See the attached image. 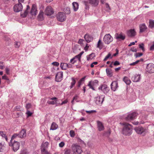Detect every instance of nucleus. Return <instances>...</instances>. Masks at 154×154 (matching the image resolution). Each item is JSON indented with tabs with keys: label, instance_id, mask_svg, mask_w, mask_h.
<instances>
[{
	"label": "nucleus",
	"instance_id": "obj_1",
	"mask_svg": "<svg viewBox=\"0 0 154 154\" xmlns=\"http://www.w3.org/2000/svg\"><path fill=\"white\" fill-rule=\"evenodd\" d=\"M123 127L122 128V133L125 135L130 136L132 133V126L124 122L122 124Z\"/></svg>",
	"mask_w": 154,
	"mask_h": 154
},
{
	"label": "nucleus",
	"instance_id": "obj_2",
	"mask_svg": "<svg viewBox=\"0 0 154 154\" xmlns=\"http://www.w3.org/2000/svg\"><path fill=\"white\" fill-rule=\"evenodd\" d=\"M71 148L73 154H81L82 152L81 147L77 143L72 144Z\"/></svg>",
	"mask_w": 154,
	"mask_h": 154
},
{
	"label": "nucleus",
	"instance_id": "obj_3",
	"mask_svg": "<svg viewBox=\"0 0 154 154\" xmlns=\"http://www.w3.org/2000/svg\"><path fill=\"white\" fill-rule=\"evenodd\" d=\"M20 145V143L17 141H14L12 143V141L10 140L9 143V146H12L14 152H16L19 149Z\"/></svg>",
	"mask_w": 154,
	"mask_h": 154
},
{
	"label": "nucleus",
	"instance_id": "obj_4",
	"mask_svg": "<svg viewBox=\"0 0 154 154\" xmlns=\"http://www.w3.org/2000/svg\"><path fill=\"white\" fill-rule=\"evenodd\" d=\"M57 18L58 20L62 22L65 20L66 16L65 14L63 12H59L57 15Z\"/></svg>",
	"mask_w": 154,
	"mask_h": 154
},
{
	"label": "nucleus",
	"instance_id": "obj_5",
	"mask_svg": "<svg viewBox=\"0 0 154 154\" xmlns=\"http://www.w3.org/2000/svg\"><path fill=\"white\" fill-rule=\"evenodd\" d=\"M137 133L139 134H142L144 136L146 134V129L143 127L139 126L136 127L134 129Z\"/></svg>",
	"mask_w": 154,
	"mask_h": 154
},
{
	"label": "nucleus",
	"instance_id": "obj_6",
	"mask_svg": "<svg viewBox=\"0 0 154 154\" xmlns=\"http://www.w3.org/2000/svg\"><path fill=\"white\" fill-rule=\"evenodd\" d=\"M113 40V38L109 34H107L105 35L103 38V41L106 44H109Z\"/></svg>",
	"mask_w": 154,
	"mask_h": 154
},
{
	"label": "nucleus",
	"instance_id": "obj_7",
	"mask_svg": "<svg viewBox=\"0 0 154 154\" xmlns=\"http://www.w3.org/2000/svg\"><path fill=\"white\" fill-rule=\"evenodd\" d=\"M45 12L47 15L50 16L54 13V11L51 6H49L46 8Z\"/></svg>",
	"mask_w": 154,
	"mask_h": 154
},
{
	"label": "nucleus",
	"instance_id": "obj_8",
	"mask_svg": "<svg viewBox=\"0 0 154 154\" xmlns=\"http://www.w3.org/2000/svg\"><path fill=\"white\" fill-rule=\"evenodd\" d=\"M105 97L104 95H102L100 96H98L96 98V103L98 105H101L102 104L103 99Z\"/></svg>",
	"mask_w": 154,
	"mask_h": 154
},
{
	"label": "nucleus",
	"instance_id": "obj_9",
	"mask_svg": "<svg viewBox=\"0 0 154 154\" xmlns=\"http://www.w3.org/2000/svg\"><path fill=\"white\" fill-rule=\"evenodd\" d=\"M146 71L149 73L154 72V64L152 63L148 64L147 66Z\"/></svg>",
	"mask_w": 154,
	"mask_h": 154
},
{
	"label": "nucleus",
	"instance_id": "obj_10",
	"mask_svg": "<svg viewBox=\"0 0 154 154\" xmlns=\"http://www.w3.org/2000/svg\"><path fill=\"white\" fill-rule=\"evenodd\" d=\"M137 115L136 112H134L128 114L125 118V119L127 121L131 120L135 118L136 117Z\"/></svg>",
	"mask_w": 154,
	"mask_h": 154
},
{
	"label": "nucleus",
	"instance_id": "obj_11",
	"mask_svg": "<svg viewBox=\"0 0 154 154\" xmlns=\"http://www.w3.org/2000/svg\"><path fill=\"white\" fill-rule=\"evenodd\" d=\"M23 6L21 3H18L15 5L14 7V11L16 12H19L22 11Z\"/></svg>",
	"mask_w": 154,
	"mask_h": 154
},
{
	"label": "nucleus",
	"instance_id": "obj_12",
	"mask_svg": "<svg viewBox=\"0 0 154 154\" xmlns=\"http://www.w3.org/2000/svg\"><path fill=\"white\" fill-rule=\"evenodd\" d=\"M118 87V82L117 81H113L111 84V90L114 91H115Z\"/></svg>",
	"mask_w": 154,
	"mask_h": 154
},
{
	"label": "nucleus",
	"instance_id": "obj_13",
	"mask_svg": "<svg viewBox=\"0 0 154 154\" xmlns=\"http://www.w3.org/2000/svg\"><path fill=\"white\" fill-rule=\"evenodd\" d=\"M99 89H101L104 93L108 92L109 89L106 85H103L99 88Z\"/></svg>",
	"mask_w": 154,
	"mask_h": 154
},
{
	"label": "nucleus",
	"instance_id": "obj_14",
	"mask_svg": "<svg viewBox=\"0 0 154 154\" xmlns=\"http://www.w3.org/2000/svg\"><path fill=\"white\" fill-rule=\"evenodd\" d=\"M63 76V73L61 72H59L56 75V81L58 82H60L62 79Z\"/></svg>",
	"mask_w": 154,
	"mask_h": 154
},
{
	"label": "nucleus",
	"instance_id": "obj_15",
	"mask_svg": "<svg viewBox=\"0 0 154 154\" xmlns=\"http://www.w3.org/2000/svg\"><path fill=\"white\" fill-rule=\"evenodd\" d=\"M127 34L130 37H134L136 34V32L134 29H131L127 31Z\"/></svg>",
	"mask_w": 154,
	"mask_h": 154
},
{
	"label": "nucleus",
	"instance_id": "obj_16",
	"mask_svg": "<svg viewBox=\"0 0 154 154\" xmlns=\"http://www.w3.org/2000/svg\"><path fill=\"white\" fill-rule=\"evenodd\" d=\"M140 75L139 74L134 75L131 78V79L134 82H137L140 80Z\"/></svg>",
	"mask_w": 154,
	"mask_h": 154
},
{
	"label": "nucleus",
	"instance_id": "obj_17",
	"mask_svg": "<svg viewBox=\"0 0 154 154\" xmlns=\"http://www.w3.org/2000/svg\"><path fill=\"white\" fill-rule=\"evenodd\" d=\"M30 13L32 15H35L36 14L37 10L36 6L35 5H32Z\"/></svg>",
	"mask_w": 154,
	"mask_h": 154
},
{
	"label": "nucleus",
	"instance_id": "obj_18",
	"mask_svg": "<svg viewBox=\"0 0 154 154\" xmlns=\"http://www.w3.org/2000/svg\"><path fill=\"white\" fill-rule=\"evenodd\" d=\"M84 38L88 43L90 42L93 40L92 37L88 34H86L85 35Z\"/></svg>",
	"mask_w": 154,
	"mask_h": 154
},
{
	"label": "nucleus",
	"instance_id": "obj_19",
	"mask_svg": "<svg viewBox=\"0 0 154 154\" xmlns=\"http://www.w3.org/2000/svg\"><path fill=\"white\" fill-rule=\"evenodd\" d=\"M19 138H23L26 136V131L24 129H22L19 134Z\"/></svg>",
	"mask_w": 154,
	"mask_h": 154
},
{
	"label": "nucleus",
	"instance_id": "obj_20",
	"mask_svg": "<svg viewBox=\"0 0 154 154\" xmlns=\"http://www.w3.org/2000/svg\"><path fill=\"white\" fill-rule=\"evenodd\" d=\"M38 19L39 21H42L44 19V13L42 11H40L38 15Z\"/></svg>",
	"mask_w": 154,
	"mask_h": 154
},
{
	"label": "nucleus",
	"instance_id": "obj_21",
	"mask_svg": "<svg viewBox=\"0 0 154 154\" xmlns=\"http://www.w3.org/2000/svg\"><path fill=\"white\" fill-rule=\"evenodd\" d=\"M97 127L99 131H100L103 130L104 129V127L102 123L100 121H97Z\"/></svg>",
	"mask_w": 154,
	"mask_h": 154
},
{
	"label": "nucleus",
	"instance_id": "obj_22",
	"mask_svg": "<svg viewBox=\"0 0 154 154\" xmlns=\"http://www.w3.org/2000/svg\"><path fill=\"white\" fill-rule=\"evenodd\" d=\"M89 3L92 6H97L99 3V0H88Z\"/></svg>",
	"mask_w": 154,
	"mask_h": 154
},
{
	"label": "nucleus",
	"instance_id": "obj_23",
	"mask_svg": "<svg viewBox=\"0 0 154 154\" xmlns=\"http://www.w3.org/2000/svg\"><path fill=\"white\" fill-rule=\"evenodd\" d=\"M51 100H54V101L48 100L47 101V103L48 104L54 105L57 104V98L56 97H54L50 99Z\"/></svg>",
	"mask_w": 154,
	"mask_h": 154
},
{
	"label": "nucleus",
	"instance_id": "obj_24",
	"mask_svg": "<svg viewBox=\"0 0 154 154\" xmlns=\"http://www.w3.org/2000/svg\"><path fill=\"white\" fill-rule=\"evenodd\" d=\"M139 28L140 29V32H144L147 28V27L144 23L140 25Z\"/></svg>",
	"mask_w": 154,
	"mask_h": 154
},
{
	"label": "nucleus",
	"instance_id": "obj_25",
	"mask_svg": "<svg viewBox=\"0 0 154 154\" xmlns=\"http://www.w3.org/2000/svg\"><path fill=\"white\" fill-rule=\"evenodd\" d=\"M30 9V7L28 5H27L26 9L25 11L23 13L21 14V16L23 17H26L28 14Z\"/></svg>",
	"mask_w": 154,
	"mask_h": 154
},
{
	"label": "nucleus",
	"instance_id": "obj_26",
	"mask_svg": "<svg viewBox=\"0 0 154 154\" xmlns=\"http://www.w3.org/2000/svg\"><path fill=\"white\" fill-rule=\"evenodd\" d=\"M58 125L56 123L53 122L51 125L50 129L52 130H55L58 128Z\"/></svg>",
	"mask_w": 154,
	"mask_h": 154
},
{
	"label": "nucleus",
	"instance_id": "obj_27",
	"mask_svg": "<svg viewBox=\"0 0 154 154\" xmlns=\"http://www.w3.org/2000/svg\"><path fill=\"white\" fill-rule=\"evenodd\" d=\"M49 143L48 142L43 143L41 146V149H47L48 147Z\"/></svg>",
	"mask_w": 154,
	"mask_h": 154
},
{
	"label": "nucleus",
	"instance_id": "obj_28",
	"mask_svg": "<svg viewBox=\"0 0 154 154\" xmlns=\"http://www.w3.org/2000/svg\"><path fill=\"white\" fill-rule=\"evenodd\" d=\"M60 66L63 70H66L68 68V64L66 63H62L60 64Z\"/></svg>",
	"mask_w": 154,
	"mask_h": 154
},
{
	"label": "nucleus",
	"instance_id": "obj_29",
	"mask_svg": "<svg viewBox=\"0 0 154 154\" xmlns=\"http://www.w3.org/2000/svg\"><path fill=\"white\" fill-rule=\"evenodd\" d=\"M116 38L117 39H121L124 40L125 39V36L122 33H121L120 34H117Z\"/></svg>",
	"mask_w": 154,
	"mask_h": 154
},
{
	"label": "nucleus",
	"instance_id": "obj_30",
	"mask_svg": "<svg viewBox=\"0 0 154 154\" xmlns=\"http://www.w3.org/2000/svg\"><path fill=\"white\" fill-rule=\"evenodd\" d=\"M72 5L74 10L76 11L79 8L78 4L76 2H74L72 3Z\"/></svg>",
	"mask_w": 154,
	"mask_h": 154
},
{
	"label": "nucleus",
	"instance_id": "obj_31",
	"mask_svg": "<svg viewBox=\"0 0 154 154\" xmlns=\"http://www.w3.org/2000/svg\"><path fill=\"white\" fill-rule=\"evenodd\" d=\"M0 135H1L3 138H5V140L7 142H8V137L5 132L1 131H0Z\"/></svg>",
	"mask_w": 154,
	"mask_h": 154
},
{
	"label": "nucleus",
	"instance_id": "obj_32",
	"mask_svg": "<svg viewBox=\"0 0 154 154\" xmlns=\"http://www.w3.org/2000/svg\"><path fill=\"white\" fill-rule=\"evenodd\" d=\"M72 82L71 83V85L69 86L70 89H72L75 85L76 83V81L74 77L71 78Z\"/></svg>",
	"mask_w": 154,
	"mask_h": 154
},
{
	"label": "nucleus",
	"instance_id": "obj_33",
	"mask_svg": "<svg viewBox=\"0 0 154 154\" xmlns=\"http://www.w3.org/2000/svg\"><path fill=\"white\" fill-rule=\"evenodd\" d=\"M106 72L108 76L109 77H112V76L113 74L111 69L108 68L106 69Z\"/></svg>",
	"mask_w": 154,
	"mask_h": 154
},
{
	"label": "nucleus",
	"instance_id": "obj_34",
	"mask_svg": "<svg viewBox=\"0 0 154 154\" xmlns=\"http://www.w3.org/2000/svg\"><path fill=\"white\" fill-rule=\"evenodd\" d=\"M123 80L126 84L128 85H129L131 82V80L127 77H125L123 78Z\"/></svg>",
	"mask_w": 154,
	"mask_h": 154
},
{
	"label": "nucleus",
	"instance_id": "obj_35",
	"mask_svg": "<svg viewBox=\"0 0 154 154\" xmlns=\"http://www.w3.org/2000/svg\"><path fill=\"white\" fill-rule=\"evenodd\" d=\"M112 54L110 53H108V54L104 58L103 60L106 61L108 60L109 59H112Z\"/></svg>",
	"mask_w": 154,
	"mask_h": 154
},
{
	"label": "nucleus",
	"instance_id": "obj_36",
	"mask_svg": "<svg viewBox=\"0 0 154 154\" xmlns=\"http://www.w3.org/2000/svg\"><path fill=\"white\" fill-rule=\"evenodd\" d=\"M94 82H89L88 85L89 88L92 89L93 90H95L94 86Z\"/></svg>",
	"mask_w": 154,
	"mask_h": 154
},
{
	"label": "nucleus",
	"instance_id": "obj_37",
	"mask_svg": "<svg viewBox=\"0 0 154 154\" xmlns=\"http://www.w3.org/2000/svg\"><path fill=\"white\" fill-rule=\"evenodd\" d=\"M143 60L142 59L140 60H138L136 61V62L131 63L129 65L130 66H135L137 64L140 62L143 61Z\"/></svg>",
	"mask_w": 154,
	"mask_h": 154
},
{
	"label": "nucleus",
	"instance_id": "obj_38",
	"mask_svg": "<svg viewBox=\"0 0 154 154\" xmlns=\"http://www.w3.org/2000/svg\"><path fill=\"white\" fill-rule=\"evenodd\" d=\"M78 59L77 57H76V56L75 57L71 59L70 62L72 64H74L78 60Z\"/></svg>",
	"mask_w": 154,
	"mask_h": 154
},
{
	"label": "nucleus",
	"instance_id": "obj_39",
	"mask_svg": "<svg viewBox=\"0 0 154 154\" xmlns=\"http://www.w3.org/2000/svg\"><path fill=\"white\" fill-rule=\"evenodd\" d=\"M97 47L100 49H101L103 48L102 43L100 39L98 41L97 45Z\"/></svg>",
	"mask_w": 154,
	"mask_h": 154
},
{
	"label": "nucleus",
	"instance_id": "obj_40",
	"mask_svg": "<svg viewBox=\"0 0 154 154\" xmlns=\"http://www.w3.org/2000/svg\"><path fill=\"white\" fill-rule=\"evenodd\" d=\"M149 26L151 28L154 27V21L153 20H149Z\"/></svg>",
	"mask_w": 154,
	"mask_h": 154
},
{
	"label": "nucleus",
	"instance_id": "obj_41",
	"mask_svg": "<svg viewBox=\"0 0 154 154\" xmlns=\"http://www.w3.org/2000/svg\"><path fill=\"white\" fill-rule=\"evenodd\" d=\"M17 138H19V134H14L12 136L11 139V141H12V140L14 139Z\"/></svg>",
	"mask_w": 154,
	"mask_h": 154
},
{
	"label": "nucleus",
	"instance_id": "obj_42",
	"mask_svg": "<svg viewBox=\"0 0 154 154\" xmlns=\"http://www.w3.org/2000/svg\"><path fill=\"white\" fill-rule=\"evenodd\" d=\"M95 56L94 54L93 53H92L89 55L88 57H87V60H91L92 59H93L95 57Z\"/></svg>",
	"mask_w": 154,
	"mask_h": 154
},
{
	"label": "nucleus",
	"instance_id": "obj_43",
	"mask_svg": "<svg viewBox=\"0 0 154 154\" xmlns=\"http://www.w3.org/2000/svg\"><path fill=\"white\" fill-rule=\"evenodd\" d=\"M5 145V143H0V152H2L3 150Z\"/></svg>",
	"mask_w": 154,
	"mask_h": 154
},
{
	"label": "nucleus",
	"instance_id": "obj_44",
	"mask_svg": "<svg viewBox=\"0 0 154 154\" xmlns=\"http://www.w3.org/2000/svg\"><path fill=\"white\" fill-rule=\"evenodd\" d=\"M64 154H72L70 149H64Z\"/></svg>",
	"mask_w": 154,
	"mask_h": 154
},
{
	"label": "nucleus",
	"instance_id": "obj_45",
	"mask_svg": "<svg viewBox=\"0 0 154 154\" xmlns=\"http://www.w3.org/2000/svg\"><path fill=\"white\" fill-rule=\"evenodd\" d=\"M41 151L42 154H50L47 149H41Z\"/></svg>",
	"mask_w": 154,
	"mask_h": 154
},
{
	"label": "nucleus",
	"instance_id": "obj_46",
	"mask_svg": "<svg viewBox=\"0 0 154 154\" xmlns=\"http://www.w3.org/2000/svg\"><path fill=\"white\" fill-rule=\"evenodd\" d=\"M139 48L141 49L143 51H145L144 48V44L143 43H141L139 45Z\"/></svg>",
	"mask_w": 154,
	"mask_h": 154
},
{
	"label": "nucleus",
	"instance_id": "obj_47",
	"mask_svg": "<svg viewBox=\"0 0 154 154\" xmlns=\"http://www.w3.org/2000/svg\"><path fill=\"white\" fill-rule=\"evenodd\" d=\"M65 12L67 14H69L70 13V8H67L64 9Z\"/></svg>",
	"mask_w": 154,
	"mask_h": 154
},
{
	"label": "nucleus",
	"instance_id": "obj_48",
	"mask_svg": "<svg viewBox=\"0 0 154 154\" xmlns=\"http://www.w3.org/2000/svg\"><path fill=\"white\" fill-rule=\"evenodd\" d=\"M69 134L71 137H74L75 136V133L73 130H71L69 132Z\"/></svg>",
	"mask_w": 154,
	"mask_h": 154
},
{
	"label": "nucleus",
	"instance_id": "obj_49",
	"mask_svg": "<svg viewBox=\"0 0 154 154\" xmlns=\"http://www.w3.org/2000/svg\"><path fill=\"white\" fill-rule=\"evenodd\" d=\"M83 52H81L79 54L76 56V57H77L78 58V60H79V61L80 60V58H81V56L83 54Z\"/></svg>",
	"mask_w": 154,
	"mask_h": 154
},
{
	"label": "nucleus",
	"instance_id": "obj_50",
	"mask_svg": "<svg viewBox=\"0 0 154 154\" xmlns=\"http://www.w3.org/2000/svg\"><path fill=\"white\" fill-rule=\"evenodd\" d=\"M143 54L142 53H136L135 56L136 58L141 57L143 55Z\"/></svg>",
	"mask_w": 154,
	"mask_h": 154
},
{
	"label": "nucleus",
	"instance_id": "obj_51",
	"mask_svg": "<svg viewBox=\"0 0 154 154\" xmlns=\"http://www.w3.org/2000/svg\"><path fill=\"white\" fill-rule=\"evenodd\" d=\"M26 114L27 115V116L28 117H29V116H31V115L32 114V113L31 112L29 111V110H27Z\"/></svg>",
	"mask_w": 154,
	"mask_h": 154
},
{
	"label": "nucleus",
	"instance_id": "obj_52",
	"mask_svg": "<svg viewBox=\"0 0 154 154\" xmlns=\"http://www.w3.org/2000/svg\"><path fill=\"white\" fill-rule=\"evenodd\" d=\"M5 72L7 75H9L10 74V69L8 67H7L5 69Z\"/></svg>",
	"mask_w": 154,
	"mask_h": 154
},
{
	"label": "nucleus",
	"instance_id": "obj_53",
	"mask_svg": "<svg viewBox=\"0 0 154 154\" xmlns=\"http://www.w3.org/2000/svg\"><path fill=\"white\" fill-rule=\"evenodd\" d=\"M20 43L19 42H16L15 44V46L16 48H19L20 45Z\"/></svg>",
	"mask_w": 154,
	"mask_h": 154
},
{
	"label": "nucleus",
	"instance_id": "obj_54",
	"mask_svg": "<svg viewBox=\"0 0 154 154\" xmlns=\"http://www.w3.org/2000/svg\"><path fill=\"white\" fill-rule=\"evenodd\" d=\"M52 65L56 66H58L59 65V63L57 62H54L52 63Z\"/></svg>",
	"mask_w": 154,
	"mask_h": 154
},
{
	"label": "nucleus",
	"instance_id": "obj_55",
	"mask_svg": "<svg viewBox=\"0 0 154 154\" xmlns=\"http://www.w3.org/2000/svg\"><path fill=\"white\" fill-rule=\"evenodd\" d=\"M120 64V63L117 61H115L114 63H113V65L115 66H117L118 65H119Z\"/></svg>",
	"mask_w": 154,
	"mask_h": 154
},
{
	"label": "nucleus",
	"instance_id": "obj_56",
	"mask_svg": "<svg viewBox=\"0 0 154 154\" xmlns=\"http://www.w3.org/2000/svg\"><path fill=\"white\" fill-rule=\"evenodd\" d=\"M31 106V105L30 104H26V108L27 109V110H28V109H30Z\"/></svg>",
	"mask_w": 154,
	"mask_h": 154
},
{
	"label": "nucleus",
	"instance_id": "obj_57",
	"mask_svg": "<svg viewBox=\"0 0 154 154\" xmlns=\"http://www.w3.org/2000/svg\"><path fill=\"white\" fill-rule=\"evenodd\" d=\"M131 50L134 52H136L137 51V49L134 47L131 48Z\"/></svg>",
	"mask_w": 154,
	"mask_h": 154
},
{
	"label": "nucleus",
	"instance_id": "obj_58",
	"mask_svg": "<svg viewBox=\"0 0 154 154\" xmlns=\"http://www.w3.org/2000/svg\"><path fill=\"white\" fill-rule=\"evenodd\" d=\"M65 145V143L64 142H62L60 143L59 144V146L61 147H63Z\"/></svg>",
	"mask_w": 154,
	"mask_h": 154
},
{
	"label": "nucleus",
	"instance_id": "obj_59",
	"mask_svg": "<svg viewBox=\"0 0 154 154\" xmlns=\"http://www.w3.org/2000/svg\"><path fill=\"white\" fill-rule=\"evenodd\" d=\"M2 79H3L9 80V79L5 75H4L2 76Z\"/></svg>",
	"mask_w": 154,
	"mask_h": 154
},
{
	"label": "nucleus",
	"instance_id": "obj_60",
	"mask_svg": "<svg viewBox=\"0 0 154 154\" xmlns=\"http://www.w3.org/2000/svg\"><path fill=\"white\" fill-rule=\"evenodd\" d=\"M150 50L151 51L154 50V42H153L152 45H151L150 48Z\"/></svg>",
	"mask_w": 154,
	"mask_h": 154
},
{
	"label": "nucleus",
	"instance_id": "obj_61",
	"mask_svg": "<svg viewBox=\"0 0 154 154\" xmlns=\"http://www.w3.org/2000/svg\"><path fill=\"white\" fill-rule=\"evenodd\" d=\"M105 5V6L107 8V10H110V8L109 6V5H108V4L107 3H106Z\"/></svg>",
	"mask_w": 154,
	"mask_h": 154
},
{
	"label": "nucleus",
	"instance_id": "obj_62",
	"mask_svg": "<svg viewBox=\"0 0 154 154\" xmlns=\"http://www.w3.org/2000/svg\"><path fill=\"white\" fill-rule=\"evenodd\" d=\"M68 102V100H64V101H63L60 104V105H62L63 104L66 103Z\"/></svg>",
	"mask_w": 154,
	"mask_h": 154
},
{
	"label": "nucleus",
	"instance_id": "obj_63",
	"mask_svg": "<svg viewBox=\"0 0 154 154\" xmlns=\"http://www.w3.org/2000/svg\"><path fill=\"white\" fill-rule=\"evenodd\" d=\"M82 82L80 80H79V81L78 82V84H77V86L78 87H80L82 84Z\"/></svg>",
	"mask_w": 154,
	"mask_h": 154
},
{
	"label": "nucleus",
	"instance_id": "obj_64",
	"mask_svg": "<svg viewBox=\"0 0 154 154\" xmlns=\"http://www.w3.org/2000/svg\"><path fill=\"white\" fill-rule=\"evenodd\" d=\"M20 154H27V153L26 150H23L21 151Z\"/></svg>",
	"mask_w": 154,
	"mask_h": 154
}]
</instances>
